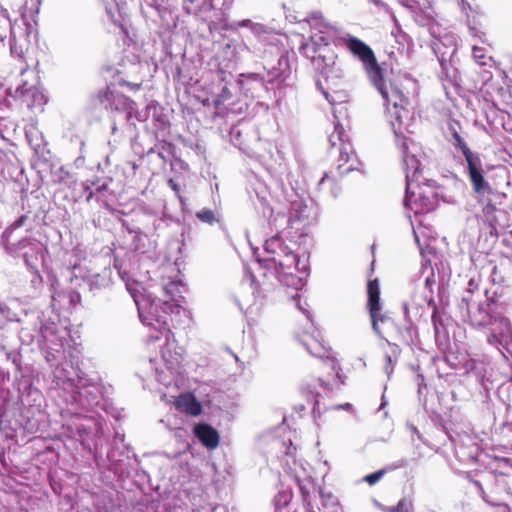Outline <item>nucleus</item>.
I'll return each mask as SVG.
<instances>
[{
	"label": "nucleus",
	"mask_w": 512,
	"mask_h": 512,
	"mask_svg": "<svg viewBox=\"0 0 512 512\" xmlns=\"http://www.w3.org/2000/svg\"><path fill=\"white\" fill-rule=\"evenodd\" d=\"M312 30L308 40L304 41L299 51L310 59L322 74H327V69L335 64L336 56L330 51L329 45L334 40H328L330 30L334 29V23L329 22L320 11H313L304 19Z\"/></svg>",
	"instance_id": "7"
},
{
	"label": "nucleus",
	"mask_w": 512,
	"mask_h": 512,
	"mask_svg": "<svg viewBox=\"0 0 512 512\" xmlns=\"http://www.w3.org/2000/svg\"><path fill=\"white\" fill-rule=\"evenodd\" d=\"M417 320L405 319V328L403 339L408 345H416L418 343V328L415 324Z\"/></svg>",
	"instance_id": "34"
},
{
	"label": "nucleus",
	"mask_w": 512,
	"mask_h": 512,
	"mask_svg": "<svg viewBox=\"0 0 512 512\" xmlns=\"http://www.w3.org/2000/svg\"><path fill=\"white\" fill-rule=\"evenodd\" d=\"M57 279L48 274L46 288L50 307L41 312L39 349L51 372L50 394L57 400L62 417V427L69 436L77 438L89 451L97 450L107 441L104 419L98 409L107 411L108 402L103 387L88 377L78 367L81 349L74 342L67 325L55 312L58 298Z\"/></svg>",
	"instance_id": "1"
},
{
	"label": "nucleus",
	"mask_w": 512,
	"mask_h": 512,
	"mask_svg": "<svg viewBox=\"0 0 512 512\" xmlns=\"http://www.w3.org/2000/svg\"><path fill=\"white\" fill-rule=\"evenodd\" d=\"M31 90L32 86L26 81L16 88L15 95L16 97L22 98L25 97Z\"/></svg>",
	"instance_id": "46"
},
{
	"label": "nucleus",
	"mask_w": 512,
	"mask_h": 512,
	"mask_svg": "<svg viewBox=\"0 0 512 512\" xmlns=\"http://www.w3.org/2000/svg\"><path fill=\"white\" fill-rule=\"evenodd\" d=\"M368 303L370 318H374L378 310H382V303L380 298V288L377 279L369 280L367 284Z\"/></svg>",
	"instance_id": "24"
},
{
	"label": "nucleus",
	"mask_w": 512,
	"mask_h": 512,
	"mask_svg": "<svg viewBox=\"0 0 512 512\" xmlns=\"http://www.w3.org/2000/svg\"><path fill=\"white\" fill-rule=\"evenodd\" d=\"M41 143H34V169L37 170L42 182L71 184L70 174L64 170L62 166H58L53 162V156L49 149L46 148L47 143L44 141L43 135L40 134Z\"/></svg>",
	"instance_id": "10"
},
{
	"label": "nucleus",
	"mask_w": 512,
	"mask_h": 512,
	"mask_svg": "<svg viewBox=\"0 0 512 512\" xmlns=\"http://www.w3.org/2000/svg\"><path fill=\"white\" fill-rule=\"evenodd\" d=\"M410 508L411 503L406 499H401L396 505V509H398V512H409Z\"/></svg>",
	"instance_id": "48"
},
{
	"label": "nucleus",
	"mask_w": 512,
	"mask_h": 512,
	"mask_svg": "<svg viewBox=\"0 0 512 512\" xmlns=\"http://www.w3.org/2000/svg\"><path fill=\"white\" fill-rule=\"evenodd\" d=\"M295 451H296V447H295V446H293L292 442L290 441V445H289V447L287 448V450H286V452H285V453H286V455H288V456H294Z\"/></svg>",
	"instance_id": "56"
},
{
	"label": "nucleus",
	"mask_w": 512,
	"mask_h": 512,
	"mask_svg": "<svg viewBox=\"0 0 512 512\" xmlns=\"http://www.w3.org/2000/svg\"><path fill=\"white\" fill-rule=\"evenodd\" d=\"M387 512H398V509H396V505L395 506H391L387 509Z\"/></svg>",
	"instance_id": "64"
},
{
	"label": "nucleus",
	"mask_w": 512,
	"mask_h": 512,
	"mask_svg": "<svg viewBox=\"0 0 512 512\" xmlns=\"http://www.w3.org/2000/svg\"><path fill=\"white\" fill-rule=\"evenodd\" d=\"M406 132L399 136L394 134L406 178L404 205L415 214L427 213L434 210L438 203L435 182L423 176L425 154L418 143L405 136ZM408 132L411 130L408 129Z\"/></svg>",
	"instance_id": "3"
},
{
	"label": "nucleus",
	"mask_w": 512,
	"mask_h": 512,
	"mask_svg": "<svg viewBox=\"0 0 512 512\" xmlns=\"http://www.w3.org/2000/svg\"><path fill=\"white\" fill-rule=\"evenodd\" d=\"M175 406L179 410H182L191 416H197L202 411L200 403L197 401L195 396L190 393L178 396L175 400Z\"/></svg>",
	"instance_id": "25"
},
{
	"label": "nucleus",
	"mask_w": 512,
	"mask_h": 512,
	"mask_svg": "<svg viewBox=\"0 0 512 512\" xmlns=\"http://www.w3.org/2000/svg\"><path fill=\"white\" fill-rule=\"evenodd\" d=\"M197 512H226V508L223 505H214L209 509L202 508V510H198Z\"/></svg>",
	"instance_id": "49"
},
{
	"label": "nucleus",
	"mask_w": 512,
	"mask_h": 512,
	"mask_svg": "<svg viewBox=\"0 0 512 512\" xmlns=\"http://www.w3.org/2000/svg\"><path fill=\"white\" fill-rule=\"evenodd\" d=\"M231 26L234 28H249L256 35H260L266 32V27L264 25L260 23H254L250 19L234 22Z\"/></svg>",
	"instance_id": "36"
},
{
	"label": "nucleus",
	"mask_w": 512,
	"mask_h": 512,
	"mask_svg": "<svg viewBox=\"0 0 512 512\" xmlns=\"http://www.w3.org/2000/svg\"><path fill=\"white\" fill-rule=\"evenodd\" d=\"M69 298H70L71 303H75L80 300V295H79V293H77L75 291H71V292H69Z\"/></svg>",
	"instance_id": "53"
},
{
	"label": "nucleus",
	"mask_w": 512,
	"mask_h": 512,
	"mask_svg": "<svg viewBox=\"0 0 512 512\" xmlns=\"http://www.w3.org/2000/svg\"><path fill=\"white\" fill-rule=\"evenodd\" d=\"M478 290V284L474 279H470L468 281V287L465 291V294L463 296H468L470 298V304H472V297L475 293V291Z\"/></svg>",
	"instance_id": "47"
},
{
	"label": "nucleus",
	"mask_w": 512,
	"mask_h": 512,
	"mask_svg": "<svg viewBox=\"0 0 512 512\" xmlns=\"http://www.w3.org/2000/svg\"><path fill=\"white\" fill-rule=\"evenodd\" d=\"M320 497L322 500V504L326 507H334L338 505V499L331 492L321 490Z\"/></svg>",
	"instance_id": "42"
},
{
	"label": "nucleus",
	"mask_w": 512,
	"mask_h": 512,
	"mask_svg": "<svg viewBox=\"0 0 512 512\" xmlns=\"http://www.w3.org/2000/svg\"><path fill=\"white\" fill-rule=\"evenodd\" d=\"M374 316V318H371L372 329L378 336H381L380 324L386 325L391 323L392 320L386 313H382L381 310H378Z\"/></svg>",
	"instance_id": "38"
},
{
	"label": "nucleus",
	"mask_w": 512,
	"mask_h": 512,
	"mask_svg": "<svg viewBox=\"0 0 512 512\" xmlns=\"http://www.w3.org/2000/svg\"><path fill=\"white\" fill-rule=\"evenodd\" d=\"M416 383L418 385V393L420 394L422 392V388L426 387L424 384V377L422 374H417L416 376Z\"/></svg>",
	"instance_id": "50"
},
{
	"label": "nucleus",
	"mask_w": 512,
	"mask_h": 512,
	"mask_svg": "<svg viewBox=\"0 0 512 512\" xmlns=\"http://www.w3.org/2000/svg\"><path fill=\"white\" fill-rule=\"evenodd\" d=\"M265 77L270 83L273 93L288 85V80L291 78V67L289 58L286 54L281 53L277 56L276 63H267L264 65Z\"/></svg>",
	"instance_id": "14"
},
{
	"label": "nucleus",
	"mask_w": 512,
	"mask_h": 512,
	"mask_svg": "<svg viewBox=\"0 0 512 512\" xmlns=\"http://www.w3.org/2000/svg\"><path fill=\"white\" fill-rule=\"evenodd\" d=\"M438 60L441 64L442 68H444L446 63L448 62V60L445 57V53H442L440 56L438 55Z\"/></svg>",
	"instance_id": "60"
},
{
	"label": "nucleus",
	"mask_w": 512,
	"mask_h": 512,
	"mask_svg": "<svg viewBox=\"0 0 512 512\" xmlns=\"http://www.w3.org/2000/svg\"><path fill=\"white\" fill-rule=\"evenodd\" d=\"M125 84L127 86H129L131 89L133 90H138L140 88V84H136V83H129V82H125Z\"/></svg>",
	"instance_id": "61"
},
{
	"label": "nucleus",
	"mask_w": 512,
	"mask_h": 512,
	"mask_svg": "<svg viewBox=\"0 0 512 512\" xmlns=\"http://www.w3.org/2000/svg\"><path fill=\"white\" fill-rule=\"evenodd\" d=\"M328 40H334V45L343 46L354 58L362 63L363 69L372 85L381 94L389 122L394 134L399 136L408 131L413 125V113L409 110V99L397 84L387 83L384 70L377 62L372 48L359 38L343 31L336 24L330 30Z\"/></svg>",
	"instance_id": "2"
},
{
	"label": "nucleus",
	"mask_w": 512,
	"mask_h": 512,
	"mask_svg": "<svg viewBox=\"0 0 512 512\" xmlns=\"http://www.w3.org/2000/svg\"><path fill=\"white\" fill-rule=\"evenodd\" d=\"M413 12V17L415 22L422 27H428L431 35H435V18H434V12L428 8L426 10L424 9H418V6L415 9H410Z\"/></svg>",
	"instance_id": "29"
},
{
	"label": "nucleus",
	"mask_w": 512,
	"mask_h": 512,
	"mask_svg": "<svg viewBox=\"0 0 512 512\" xmlns=\"http://www.w3.org/2000/svg\"><path fill=\"white\" fill-rule=\"evenodd\" d=\"M94 185L95 182L90 180L82 182L73 181L71 193L74 201L78 202L85 200L86 202H90L94 197V190L92 188Z\"/></svg>",
	"instance_id": "27"
},
{
	"label": "nucleus",
	"mask_w": 512,
	"mask_h": 512,
	"mask_svg": "<svg viewBox=\"0 0 512 512\" xmlns=\"http://www.w3.org/2000/svg\"><path fill=\"white\" fill-rule=\"evenodd\" d=\"M301 344L305 347L310 355L321 359L326 358L331 362L332 370L335 371L337 369L336 362L330 359L326 347L316 338V336L311 335L307 339H302Z\"/></svg>",
	"instance_id": "20"
},
{
	"label": "nucleus",
	"mask_w": 512,
	"mask_h": 512,
	"mask_svg": "<svg viewBox=\"0 0 512 512\" xmlns=\"http://www.w3.org/2000/svg\"><path fill=\"white\" fill-rule=\"evenodd\" d=\"M185 286L181 280H170L163 285L164 300H153L149 304L137 303L141 322L165 334L169 340L171 326L177 328L190 320V312L183 307Z\"/></svg>",
	"instance_id": "4"
},
{
	"label": "nucleus",
	"mask_w": 512,
	"mask_h": 512,
	"mask_svg": "<svg viewBox=\"0 0 512 512\" xmlns=\"http://www.w3.org/2000/svg\"><path fill=\"white\" fill-rule=\"evenodd\" d=\"M292 299L296 301L297 308L306 316L307 320L312 322L311 314L308 311V309L305 308L304 305H302L299 299V294L297 292L295 293V295L292 296ZM311 326H313V323H311Z\"/></svg>",
	"instance_id": "45"
},
{
	"label": "nucleus",
	"mask_w": 512,
	"mask_h": 512,
	"mask_svg": "<svg viewBox=\"0 0 512 512\" xmlns=\"http://www.w3.org/2000/svg\"><path fill=\"white\" fill-rule=\"evenodd\" d=\"M346 134L343 126L337 122L334 125V131L329 135L328 141L332 148L339 145V159L337 171L340 176L349 173L355 169L356 155L352 150L351 144L345 140Z\"/></svg>",
	"instance_id": "12"
},
{
	"label": "nucleus",
	"mask_w": 512,
	"mask_h": 512,
	"mask_svg": "<svg viewBox=\"0 0 512 512\" xmlns=\"http://www.w3.org/2000/svg\"><path fill=\"white\" fill-rule=\"evenodd\" d=\"M386 471V469H380L371 474H368L364 477V481H366L369 485H375L385 475Z\"/></svg>",
	"instance_id": "44"
},
{
	"label": "nucleus",
	"mask_w": 512,
	"mask_h": 512,
	"mask_svg": "<svg viewBox=\"0 0 512 512\" xmlns=\"http://www.w3.org/2000/svg\"><path fill=\"white\" fill-rule=\"evenodd\" d=\"M458 128H460V125L457 121H451L448 125V130L451 135L450 141L454 145L455 148L459 149L466 162H467V172L472 171L473 169L479 167L482 165V160L480 158V155L476 152H473L469 149L464 139L461 137L460 133L458 132Z\"/></svg>",
	"instance_id": "16"
},
{
	"label": "nucleus",
	"mask_w": 512,
	"mask_h": 512,
	"mask_svg": "<svg viewBox=\"0 0 512 512\" xmlns=\"http://www.w3.org/2000/svg\"><path fill=\"white\" fill-rule=\"evenodd\" d=\"M189 1H190V3L194 4V3H198L200 0H189ZM203 2H204V6H206L207 8L213 7L211 0H203Z\"/></svg>",
	"instance_id": "58"
},
{
	"label": "nucleus",
	"mask_w": 512,
	"mask_h": 512,
	"mask_svg": "<svg viewBox=\"0 0 512 512\" xmlns=\"http://www.w3.org/2000/svg\"><path fill=\"white\" fill-rule=\"evenodd\" d=\"M232 99V92L227 83H221L219 93L216 95L214 105L219 108Z\"/></svg>",
	"instance_id": "37"
},
{
	"label": "nucleus",
	"mask_w": 512,
	"mask_h": 512,
	"mask_svg": "<svg viewBox=\"0 0 512 512\" xmlns=\"http://www.w3.org/2000/svg\"><path fill=\"white\" fill-rule=\"evenodd\" d=\"M407 464H408V460L400 459L390 469L402 468V467H405Z\"/></svg>",
	"instance_id": "51"
},
{
	"label": "nucleus",
	"mask_w": 512,
	"mask_h": 512,
	"mask_svg": "<svg viewBox=\"0 0 512 512\" xmlns=\"http://www.w3.org/2000/svg\"><path fill=\"white\" fill-rule=\"evenodd\" d=\"M512 469L509 461L502 459L498 462V467L481 473V479H473L471 482L477 488L481 498L490 506H500L501 502L490 494H500L509 489L507 478L509 470Z\"/></svg>",
	"instance_id": "8"
},
{
	"label": "nucleus",
	"mask_w": 512,
	"mask_h": 512,
	"mask_svg": "<svg viewBox=\"0 0 512 512\" xmlns=\"http://www.w3.org/2000/svg\"><path fill=\"white\" fill-rule=\"evenodd\" d=\"M473 56L476 58V59H480V58H483L484 55H483V50L481 48H478L476 46L473 47Z\"/></svg>",
	"instance_id": "52"
},
{
	"label": "nucleus",
	"mask_w": 512,
	"mask_h": 512,
	"mask_svg": "<svg viewBox=\"0 0 512 512\" xmlns=\"http://www.w3.org/2000/svg\"><path fill=\"white\" fill-rule=\"evenodd\" d=\"M432 309L431 318L439 315L437 304L431 292H420L415 290L411 293L409 300L403 303L404 319L419 320Z\"/></svg>",
	"instance_id": "13"
},
{
	"label": "nucleus",
	"mask_w": 512,
	"mask_h": 512,
	"mask_svg": "<svg viewBox=\"0 0 512 512\" xmlns=\"http://www.w3.org/2000/svg\"><path fill=\"white\" fill-rule=\"evenodd\" d=\"M318 189L320 191L329 190V193L334 198L338 197L341 192V187L333 177L329 176L328 173H324L322 178L319 180Z\"/></svg>",
	"instance_id": "33"
},
{
	"label": "nucleus",
	"mask_w": 512,
	"mask_h": 512,
	"mask_svg": "<svg viewBox=\"0 0 512 512\" xmlns=\"http://www.w3.org/2000/svg\"><path fill=\"white\" fill-rule=\"evenodd\" d=\"M459 309L463 317H467L473 327L486 328L489 333L487 341L501 353L502 348L512 343V327L510 321L503 316L499 304L491 297L477 305L470 304L468 296H462Z\"/></svg>",
	"instance_id": "6"
},
{
	"label": "nucleus",
	"mask_w": 512,
	"mask_h": 512,
	"mask_svg": "<svg viewBox=\"0 0 512 512\" xmlns=\"http://www.w3.org/2000/svg\"><path fill=\"white\" fill-rule=\"evenodd\" d=\"M432 325L435 343L437 347L444 352L449 346V336L440 314L432 317Z\"/></svg>",
	"instance_id": "28"
},
{
	"label": "nucleus",
	"mask_w": 512,
	"mask_h": 512,
	"mask_svg": "<svg viewBox=\"0 0 512 512\" xmlns=\"http://www.w3.org/2000/svg\"><path fill=\"white\" fill-rule=\"evenodd\" d=\"M161 508V504L160 502H152L148 507H147V510L149 511L150 509L152 510H155V512H159L158 510Z\"/></svg>",
	"instance_id": "55"
},
{
	"label": "nucleus",
	"mask_w": 512,
	"mask_h": 512,
	"mask_svg": "<svg viewBox=\"0 0 512 512\" xmlns=\"http://www.w3.org/2000/svg\"><path fill=\"white\" fill-rule=\"evenodd\" d=\"M27 220L26 215L19 217L3 234V240L6 245V249L13 254L15 257H22L26 265H30L29 262V250L32 245V234L27 231V234L20 238L17 230L23 226Z\"/></svg>",
	"instance_id": "11"
},
{
	"label": "nucleus",
	"mask_w": 512,
	"mask_h": 512,
	"mask_svg": "<svg viewBox=\"0 0 512 512\" xmlns=\"http://www.w3.org/2000/svg\"><path fill=\"white\" fill-rule=\"evenodd\" d=\"M168 184H169L170 188L172 190H174L175 192L179 191V185L173 179H169Z\"/></svg>",
	"instance_id": "57"
},
{
	"label": "nucleus",
	"mask_w": 512,
	"mask_h": 512,
	"mask_svg": "<svg viewBox=\"0 0 512 512\" xmlns=\"http://www.w3.org/2000/svg\"><path fill=\"white\" fill-rule=\"evenodd\" d=\"M249 195L255 208L262 209L263 217L269 219L273 215V210L268 203V191L266 186L262 183H258L256 187L249 190Z\"/></svg>",
	"instance_id": "18"
},
{
	"label": "nucleus",
	"mask_w": 512,
	"mask_h": 512,
	"mask_svg": "<svg viewBox=\"0 0 512 512\" xmlns=\"http://www.w3.org/2000/svg\"><path fill=\"white\" fill-rule=\"evenodd\" d=\"M421 276L424 277L423 285L416 290L420 292H431L432 297H434V286L436 285V280L430 262L425 261L422 264Z\"/></svg>",
	"instance_id": "30"
},
{
	"label": "nucleus",
	"mask_w": 512,
	"mask_h": 512,
	"mask_svg": "<svg viewBox=\"0 0 512 512\" xmlns=\"http://www.w3.org/2000/svg\"><path fill=\"white\" fill-rule=\"evenodd\" d=\"M148 220L149 221L147 222L146 225L143 226V228L129 227L126 222H123L122 225L130 234H135L136 236L144 234L147 237L153 236L154 234L157 233V231L161 230L166 225V221L163 218L149 216Z\"/></svg>",
	"instance_id": "21"
},
{
	"label": "nucleus",
	"mask_w": 512,
	"mask_h": 512,
	"mask_svg": "<svg viewBox=\"0 0 512 512\" xmlns=\"http://www.w3.org/2000/svg\"><path fill=\"white\" fill-rule=\"evenodd\" d=\"M95 185L92 186L94 190V196H96V201H101V195L103 192H105L108 189L109 183L111 182V179H104V180H97L94 181Z\"/></svg>",
	"instance_id": "41"
},
{
	"label": "nucleus",
	"mask_w": 512,
	"mask_h": 512,
	"mask_svg": "<svg viewBox=\"0 0 512 512\" xmlns=\"http://www.w3.org/2000/svg\"><path fill=\"white\" fill-rule=\"evenodd\" d=\"M293 497L290 489L280 490L274 497V504L277 509L286 507Z\"/></svg>",
	"instance_id": "39"
},
{
	"label": "nucleus",
	"mask_w": 512,
	"mask_h": 512,
	"mask_svg": "<svg viewBox=\"0 0 512 512\" xmlns=\"http://www.w3.org/2000/svg\"><path fill=\"white\" fill-rule=\"evenodd\" d=\"M389 351L385 354V366L384 371L388 377L393 372L394 364L397 362L401 349L397 344L388 343Z\"/></svg>",
	"instance_id": "32"
},
{
	"label": "nucleus",
	"mask_w": 512,
	"mask_h": 512,
	"mask_svg": "<svg viewBox=\"0 0 512 512\" xmlns=\"http://www.w3.org/2000/svg\"><path fill=\"white\" fill-rule=\"evenodd\" d=\"M352 407V405L350 403H345V404H342L340 405L338 408H341V409H350Z\"/></svg>",
	"instance_id": "63"
},
{
	"label": "nucleus",
	"mask_w": 512,
	"mask_h": 512,
	"mask_svg": "<svg viewBox=\"0 0 512 512\" xmlns=\"http://www.w3.org/2000/svg\"><path fill=\"white\" fill-rule=\"evenodd\" d=\"M95 101L103 109L117 112L130 111L134 104L128 97L110 86L98 91Z\"/></svg>",
	"instance_id": "15"
},
{
	"label": "nucleus",
	"mask_w": 512,
	"mask_h": 512,
	"mask_svg": "<svg viewBox=\"0 0 512 512\" xmlns=\"http://www.w3.org/2000/svg\"><path fill=\"white\" fill-rule=\"evenodd\" d=\"M318 387L321 388L325 392H330L331 387L330 384L322 380L321 378L315 379L313 383L306 384L302 387V391L307 396L308 402L313 404V409H316L318 405L317 397L320 395Z\"/></svg>",
	"instance_id": "26"
},
{
	"label": "nucleus",
	"mask_w": 512,
	"mask_h": 512,
	"mask_svg": "<svg viewBox=\"0 0 512 512\" xmlns=\"http://www.w3.org/2000/svg\"><path fill=\"white\" fill-rule=\"evenodd\" d=\"M115 441L124 442V435H120L119 433H116Z\"/></svg>",
	"instance_id": "62"
},
{
	"label": "nucleus",
	"mask_w": 512,
	"mask_h": 512,
	"mask_svg": "<svg viewBox=\"0 0 512 512\" xmlns=\"http://www.w3.org/2000/svg\"><path fill=\"white\" fill-rule=\"evenodd\" d=\"M162 359L166 368L170 371L171 374L180 373V365L183 361V357L180 353L176 352L175 355H172L170 351L163 350Z\"/></svg>",
	"instance_id": "31"
},
{
	"label": "nucleus",
	"mask_w": 512,
	"mask_h": 512,
	"mask_svg": "<svg viewBox=\"0 0 512 512\" xmlns=\"http://www.w3.org/2000/svg\"><path fill=\"white\" fill-rule=\"evenodd\" d=\"M468 176L485 216L489 221L497 222V213L501 212L500 206L506 197L505 193L495 190L486 181L482 165L468 172Z\"/></svg>",
	"instance_id": "9"
},
{
	"label": "nucleus",
	"mask_w": 512,
	"mask_h": 512,
	"mask_svg": "<svg viewBox=\"0 0 512 512\" xmlns=\"http://www.w3.org/2000/svg\"><path fill=\"white\" fill-rule=\"evenodd\" d=\"M373 2L376 6L385 8V2L384 0H370ZM402 6L408 8V9H415L418 4V0H397Z\"/></svg>",
	"instance_id": "43"
},
{
	"label": "nucleus",
	"mask_w": 512,
	"mask_h": 512,
	"mask_svg": "<svg viewBox=\"0 0 512 512\" xmlns=\"http://www.w3.org/2000/svg\"><path fill=\"white\" fill-rule=\"evenodd\" d=\"M267 256L260 259L259 265L267 272L275 275L276 279L286 287L299 291L304 286V277L307 276L308 266L294 252L283 238L276 234L264 243Z\"/></svg>",
	"instance_id": "5"
},
{
	"label": "nucleus",
	"mask_w": 512,
	"mask_h": 512,
	"mask_svg": "<svg viewBox=\"0 0 512 512\" xmlns=\"http://www.w3.org/2000/svg\"><path fill=\"white\" fill-rule=\"evenodd\" d=\"M467 26H468V29H469L471 35L478 36L479 31L477 30V28L475 26H473L471 24L469 19L467 20Z\"/></svg>",
	"instance_id": "54"
},
{
	"label": "nucleus",
	"mask_w": 512,
	"mask_h": 512,
	"mask_svg": "<svg viewBox=\"0 0 512 512\" xmlns=\"http://www.w3.org/2000/svg\"><path fill=\"white\" fill-rule=\"evenodd\" d=\"M112 274V269L105 267L101 272L89 275L86 279L89 290L95 292L109 287L112 283Z\"/></svg>",
	"instance_id": "23"
},
{
	"label": "nucleus",
	"mask_w": 512,
	"mask_h": 512,
	"mask_svg": "<svg viewBox=\"0 0 512 512\" xmlns=\"http://www.w3.org/2000/svg\"><path fill=\"white\" fill-rule=\"evenodd\" d=\"M409 427L411 429L412 434L416 435L417 438L422 441V436H421L420 432L418 431V429L413 425H410Z\"/></svg>",
	"instance_id": "59"
},
{
	"label": "nucleus",
	"mask_w": 512,
	"mask_h": 512,
	"mask_svg": "<svg viewBox=\"0 0 512 512\" xmlns=\"http://www.w3.org/2000/svg\"><path fill=\"white\" fill-rule=\"evenodd\" d=\"M48 95L43 87L34 85V107L44 106L48 103Z\"/></svg>",
	"instance_id": "40"
},
{
	"label": "nucleus",
	"mask_w": 512,
	"mask_h": 512,
	"mask_svg": "<svg viewBox=\"0 0 512 512\" xmlns=\"http://www.w3.org/2000/svg\"><path fill=\"white\" fill-rule=\"evenodd\" d=\"M196 218L205 224L214 225L220 221L218 213L209 208H203L196 212Z\"/></svg>",
	"instance_id": "35"
},
{
	"label": "nucleus",
	"mask_w": 512,
	"mask_h": 512,
	"mask_svg": "<svg viewBox=\"0 0 512 512\" xmlns=\"http://www.w3.org/2000/svg\"><path fill=\"white\" fill-rule=\"evenodd\" d=\"M194 434L200 443L208 449H214L219 444V434L215 428L206 423L197 424Z\"/></svg>",
	"instance_id": "19"
},
{
	"label": "nucleus",
	"mask_w": 512,
	"mask_h": 512,
	"mask_svg": "<svg viewBox=\"0 0 512 512\" xmlns=\"http://www.w3.org/2000/svg\"><path fill=\"white\" fill-rule=\"evenodd\" d=\"M313 207L308 205L303 200H295L291 202L290 212H289V222L294 224L296 222H304L307 221L309 223V219L313 213Z\"/></svg>",
	"instance_id": "22"
},
{
	"label": "nucleus",
	"mask_w": 512,
	"mask_h": 512,
	"mask_svg": "<svg viewBox=\"0 0 512 512\" xmlns=\"http://www.w3.org/2000/svg\"><path fill=\"white\" fill-rule=\"evenodd\" d=\"M240 84L246 93H250L251 97H262L263 93L273 92L270 83L265 75L259 73H244L240 75Z\"/></svg>",
	"instance_id": "17"
}]
</instances>
